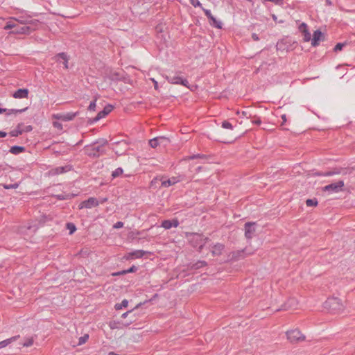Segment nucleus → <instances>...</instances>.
<instances>
[{
	"mask_svg": "<svg viewBox=\"0 0 355 355\" xmlns=\"http://www.w3.org/2000/svg\"><path fill=\"white\" fill-rule=\"evenodd\" d=\"M345 303L336 297H329L323 304V307L331 313H342L345 309Z\"/></svg>",
	"mask_w": 355,
	"mask_h": 355,
	"instance_id": "f257e3e1",
	"label": "nucleus"
},
{
	"mask_svg": "<svg viewBox=\"0 0 355 355\" xmlns=\"http://www.w3.org/2000/svg\"><path fill=\"white\" fill-rule=\"evenodd\" d=\"M186 237L194 248L201 250L205 244L209 241L208 238L196 233H187Z\"/></svg>",
	"mask_w": 355,
	"mask_h": 355,
	"instance_id": "f03ea898",
	"label": "nucleus"
},
{
	"mask_svg": "<svg viewBox=\"0 0 355 355\" xmlns=\"http://www.w3.org/2000/svg\"><path fill=\"white\" fill-rule=\"evenodd\" d=\"M286 335L287 340L292 343L305 340L304 335L298 329L288 330L286 332Z\"/></svg>",
	"mask_w": 355,
	"mask_h": 355,
	"instance_id": "7ed1b4c3",
	"label": "nucleus"
},
{
	"mask_svg": "<svg viewBox=\"0 0 355 355\" xmlns=\"http://www.w3.org/2000/svg\"><path fill=\"white\" fill-rule=\"evenodd\" d=\"M39 23L37 21H31L27 25L22 26L21 27H17L14 31L15 33L19 34H28L31 32L36 30L39 27Z\"/></svg>",
	"mask_w": 355,
	"mask_h": 355,
	"instance_id": "20e7f679",
	"label": "nucleus"
},
{
	"mask_svg": "<svg viewBox=\"0 0 355 355\" xmlns=\"http://www.w3.org/2000/svg\"><path fill=\"white\" fill-rule=\"evenodd\" d=\"M345 186L343 180H339L336 182L331 183L323 187L322 190L327 192L329 194L336 193L343 191Z\"/></svg>",
	"mask_w": 355,
	"mask_h": 355,
	"instance_id": "39448f33",
	"label": "nucleus"
},
{
	"mask_svg": "<svg viewBox=\"0 0 355 355\" xmlns=\"http://www.w3.org/2000/svg\"><path fill=\"white\" fill-rule=\"evenodd\" d=\"M76 113L74 112H69L67 114H55L52 115V119H60L63 121H68L73 120L76 116Z\"/></svg>",
	"mask_w": 355,
	"mask_h": 355,
	"instance_id": "423d86ee",
	"label": "nucleus"
},
{
	"mask_svg": "<svg viewBox=\"0 0 355 355\" xmlns=\"http://www.w3.org/2000/svg\"><path fill=\"white\" fill-rule=\"evenodd\" d=\"M98 204H99V202L96 198H89L87 200H85L79 205V209H83V208L91 209L92 207L98 206Z\"/></svg>",
	"mask_w": 355,
	"mask_h": 355,
	"instance_id": "0eeeda50",
	"label": "nucleus"
},
{
	"mask_svg": "<svg viewBox=\"0 0 355 355\" xmlns=\"http://www.w3.org/2000/svg\"><path fill=\"white\" fill-rule=\"evenodd\" d=\"M168 142V139L164 137H155L149 141V144L152 148H156L159 145H166Z\"/></svg>",
	"mask_w": 355,
	"mask_h": 355,
	"instance_id": "6e6552de",
	"label": "nucleus"
},
{
	"mask_svg": "<svg viewBox=\"0 0 355 355\" xmlns=\"http://www.w3.org/2000/svg\"><path fill=\"white\" fill-rule=\"evenodd\" d=\"M324 40V34L320 31H315L313 33L311 44L313 46L319 45L320 42Z\"/></svg>",
	"mask_w": 355,
	"mask_h": 355,
	"instance_id": "1a4fd4ad",
	"label": "nucleus"
},
{
	"mask_svg": "<svg viewBox=\"0 0 355 355\" xmlns=\"http://www.w3.org/2000/svg\"><path fill=\"white\" fill-rule=\"evenodd\" d=\"M113 110V106L112 105H107L102 111L99 112L94 119V121H98V120L105 117L108 114H110Z\"/></svg>",
	"mask_w": 355,
	"mask_h": 355,
	"instance_id": "9d476101",
	"label": "nucleus"
},
{
	"mask_svg": "<svg viewBox=\"0 0 355 355\" xmlns=\"http://www.w3.org/2000/svg\"><path fill=\"white\" fill-rule=\"evenodd\" d=\"M150 254V252L144 251L141 250H135L134 252H130L125 258L127 259H140L143 257L145 254Z\"/></svg>",
	"mask_w": 355,
	"mask_h": 355,
	"instance_id": "9b49d317",
	"label": "nucleus"
},
{
	"mask_svg": "<svg viewBox=\"0 0 355 355\" xmlns=\"http://www.w3.org/2000/svg\"><path fill=\"white\" fill-rule=\"evenodd\" d=\"M299 30L302 33L304 41L306 42H309L311 38L307 25L305 23L301 24L299 26Z\"/></svg>",
	"mask_w": 355,
	"mask_h": 355,
	"instance_id": "f8f14e48",
	"label": "nucleus"
},
{
	"mask_svg": "<svg viewBox=\"0 0 355 355\" xmlns=\"http://www.w3.org/2000/svg\"><path fill=\"white\" fill-rule=\"evenodd\" d=\"M254 223H247L245 225V235L248 239H251L255 232Z\"/></svg>",
	"mask_w": 355,
	"mask_h": 355,
	"instance_id": "ddd939ff",
	"label": "nucleus"
},
{
	"mask_svg": "<svg viewBox=\"0 0 355 355\" xmlns=\"http://www.w3.org/2000/svg\"><path fill=\"white\" fill-rule=\"evenodd\" d=\"M28 93L29 92L27 89H19L12 94V96L15 98H27Z\"/></svg>",
	"mask_w": 355,
	"mask_h": 355,
	"instance_id": "4468645a",
	"label": "nucleus"
},
{
	"mask_svg": "<svg viewBox=\"0 0 355 355\" xmlns=\"http://www.w3.org/2000/svg\"><path fill=\"white\" fill-rule=\"evenodd\" d=\"M168 81L171 84H181L187 86L188 81L180 76H174L171 78L167 77Z\"/></svg>",
	"mask_w": 355,
	"mask_h": 355,
	"instance_id": "2eb2a0df",
	"label": "nucleus"
},
{
	"mask_svg": "<svg viewBox=\"0 0 355 355\" xmlns=\"http://www.w3.org/2000/svg\"><path fill=\"white\" fill-rule=\"evenodd\" d=\"M55 58L58 62H62L64 64L65 69H68L69 58L66 53H58L55 56Z\"/></svg>",
	"mask_w": 355,
	"mask_h": 355,
	"instance_id": "dca6fc26",
	"label": "nucleus"
},
{
	"mask_svg": "<svg viewBox=\"0 0 355 355\" xmlns=\"http://www.w3.org/2000/svg\"><path fill=\"white\" fill-rule=\"evenodd\" d=\"M160 180L162 182V186L164 187H168L171 185L176 184L180 181L179 179L176 177H172L171 178H168V180L160 179Z\"/></svg>",
	"mask_w": 355,
	"mask_h": 355,
	"instance_id": "f3484780",
	"label": "nucleus"
},
{
	"mask_svg": "<svg viewBox=\"0 0 355 355\" xmlns=\"http://www.w3.org/2000/svg\"><path fill=\"white\" fill-rule=\"evenodd\" d=\"M179 225V223L177 220H174L173 221L169 220H164L162 223V227L166 230H168L171 228L173 226L176 227Z\"/></svg>",
	"mask_w": 355,
	"mask_h": 355,
	"instance_id": "a211bd4d",
	"label": "nucleus"
},
{
	"mask_svg": "<svg viewBox=\"0 0 355 355\" xmlns=\"http://www.w3.org/2000/svg\"><path fill=\"white\" fill-rule=\"evenodd\" d=\"M224 249V245L220 243H216L211 248V254L214 256L220 255Z\"/></svg>",
	"mask_w": 355,
	"mask_h": 355,
	"instance_id": "6ab92c4d",
	"label": "nucleus"
},
{
	"mask_svg": "<svg viewBox=\"0 0 355 355\" xmlns=\"http://www.w3.org/2000/svg\"><path fill=\"white\" fill-rule=\"evenodd\" d=\"M19 338V335L12 336L8 339L3 340L0 342V349L7 347L8 345L16 341Z\"/></svg>",
	"mask_w": 355,
	"mask_h": 355,
	"instance_id": "aec40b11",
	"label": "nucleus"
},
{
	"mask_svg": "<svg viewBox=\"0 0 355 355\" xmlns=\"http://www.w3.org/2000/svg\"><path fill=\"white\" fill-rule=\"evenodd\" d=\"M209 19L211 20V25L218 28H221V22L218 21L214 16H212Z\"/></svg>",
	"mask_w": 355,
	"mask_h": 355,
	"instance_id": "412c9836",
	"label": "nucleus"
},
{
	"mask_svg": "<svg viewBox=\"0 0 355 355\" xmlns=\"http://www.w3.org/2000/svg\"><path fill=\"white\" fill-rule=\"evenodd\" d=\"M23 150L24 148L20 146H12L10 150V153L13 154H18L21 153Z\"/></svg>",
	"mask_w": 355,
	"mask_h": 355,
	"instance_id": "4be33fe9",
	"label": "nucleus"
},
{
	"mask_svg": "<svg viewBox=\"0 0 355 355\" xmlns=\"http://www.w3.org/2000/svg\"><path fill=\"white\" fill-rule=\"evenodd\" d=\"M128 302L127 300H123L121 302V304H116L115 305V309L116 310H119V309H121L122 307H127L128 306Z\"/></svg>",
	"mask_w": 355,
	"mask_h": 355,
	"instance_id": "5701e85b",
	"label": "nucleus"
},
{
	"mask_svg": "<svg viewBox=\"0 0 355 355\" xmlns=\"http://www.w3.org/2000/svg\"><path fill=\"white\" fill-rule=\"evenodd\" d=\"M121 74L118 72H112L110 73V79L112 80H120L121 79Z\"/></svg>",
	"mask_w": 355,
	"mask_h": 355,
	"instance_id": "b1692460",
	"label": "nucleus"
},
{
	"mask_svg": "<svg viewBox=\"0 0 355 355\" xmlns=\"http://www.w3.org/2000/svg\"><path fill=\"white\" fill-rule=\"evenodd\" d=\"M243 250L236 251L232 253V259H239L241 257H243Z\"/></svg>",
	"mask_w": 355,
	"mask_h": 355,
	"instance_id": "393cba45",
	"label": "nucleus"
},
{
	"mask_svg": "<svg viewBox=\"0 0 355 355\" xmlns=\"http://www.w3.org/2000/svg\"><path fill=\"white\" fill-rule=\"evenodd\" d=\"M88 339H89V335L85 334L83 336H81L79 338L78 345H81L85 343L88 340Z\"/></svg>",
	"mask_w": 355,
	"mask_h": 355,
	"instance_id": "a878e982",
	"label": "nucleus"
},
{
	"mask_svg": "<svg viewBox=\"0 0 355 355\" xmlns=\"http://www.w3.org/2000/svg\"><path fill=\"white\" fill-rule=\"evenodd\" d=\"M306 204L308 207L316 206L318 201L315 199H308L306 201Z\"/></svg>",
	"mask_w": 355,
	"mask_h": 355,
	"instance_id": "bb28decb",
	"label": "nucleus"
},
{
	"mask_svg": "<svg viewBox=\"0 0 355 355\" xmlns=\"http://www.w3.org/2000/svg\"><path fill=\"white\" fill-rule=\"evenodd\" d=\"M33 344V338H28L26 339L25 342L23 343L24 347H30Z\"/></svg>",
	"mask_w": 355,
	"mask_h": 355,
	"instance_id": "cd10ccee",
	"label": "nucleus"
},
{
	"mask_svg": "<svg viewBox=\"0 0 355 355\" xmlns=\"http://www.w3.org/2000/svg\"><path fill=\"white\" fill-rule=\"evenodd\" d=\"M122 173H123V169L121 168H118L114 171H113L112 175L113 178H116V177L119 176L120 175H121Z\"/></svg>",
	"mask_w": 355,
	"mask_h": 355,
	"instance_id": "c85d7f7f",
	"label": "nucleus"
},
{
	"mask_svg": "<svg viewBox=\"0 0 355 355\" xmlns=\"http://www.w3.org/2000/svg\"><path fill=\"white\" fill-rule=\"evenodd\" d=\"M222 127L225 129H230L232 130H233L232 125L230 122L226 121H225L222 123Z\"/></svg>",
	"mask_w": 355,
	"mask_h": 355,
	"instance_id": "c756f323",
	"label": "nucleus"
},
{
	"mask_svg": "<svg viewBox=\"0 0 355 355\" xmlns=\"http://www.w3.org/2000/svg\"><path fill=\"white\" fill-rule=\"evenodd\" d=\"M16 28H17V25L15 23L9 21L5 26L4 29L8 30V29Z\"/></svg>",
	"mask_w": 355,
	"mask_h": 355,
	"instance_id": "7c9ffc66",
	"label": "nucleus"
},
{
	"mask_svg": "<svg viewBox=\"0 0 355 355\" xmlns=\"http://www.w3.org/2000/svg\"><path fill=\"white\" fill-rule=\"evenodd\" d=\"M67 227L71 234H73L76 230L75 225L72 223H67Z\"/></svg>",
	"mask_w": 355,
	"mask_h": 355,
	"instance_id": "2f4dec72",
	"label": "nucleus"
},
{
	"mask_svg": "<svg viewBox=\"0 0 355 355\" xmlns=\"http://www.w3.org/2000/svg\"><path fill=\"white\" fill-rule=\"evenodd\" d=\"M21 133H22V130L17 129V130H14L11 131L10 135L12 137H17L19 135H21Z\"/></svg>",
	"mask_w": 355,
	"mask_h": 355,
	"instance_id": "473e14b6",
	"label": "nucleus"
},
{
	"mask_svg": "<svg viewBox=\"0 0 355 355\" xmlns=\"http://www.w3.org/2000/svg\"><path fill=\"white\" fill-rule=\"evenodd\" d=\"M65 171H66L65 168H64V167H58V168H56L53 171V173H64Z\"/></svg>",
	"mask_w": 355,
	"mask_h": 355,
	"instance_id": "72a5a7b5",
	"label": "nucleus"
},
{
	"mask_svg": "<svg viewBox=\"0 0 355 355\" xmlns=\"http://www.w3.org/2000/svg\"><path fill=\"white\" fill-rule=\"evenodd\" d=\"M345 46V44L338 43L334 47L335 51H341L343 49V47Z\"/></svg>",
	"mask_w": 355,
	"mask_h": 355,
	"instance_id": "f704fd0d",
	"label": "nucleus"
},
{
	"mask_svg": "<svg viewBox=\"0 0 355 355\" xmlns=\"http://www.w3.org/2000/svg\"><path fill=\"white\" fill-rule=\"evenodd\" d=\"M96 107V100L92 102L89 105V110L94 111Z\"/></svg>",
	"mask_w": 355,
	"mask_h": 355,
	"instance_id": "c9c22d12",
	"label": "nucleus"
},
{
	"mask_svg": "<svg viewBox=\"0 0 355 355\" xmlns=\"http://www.w3.org/2000/svg\"><path fill=\"white\" fill-rule=\"evenodd\" d=\"M53 127H55V128L58 129V130H62V125L58 122V121H53Z\"/></svg>",
	"mask_w": 355,
	"mask_h": 355,
	"instance_id": "e433bc0d",
	"label": "nucleus"
},
{
	"mask_svg": "<svg viewBox=\"0 0 355 355\" xmlns=\"http://www.w3.org/2000/svg\"><path fill=\"white\" fill-rule=\"evenodd\" d=\"M191 3L194 6V7H197V6H201V3H200V1H198V0H191Z\"/></svg>",
	"mask_w": 355,
	"mask_h": 355,
	"instance_id": "4c0bfd02",
	"label": "nucleus"
},
{
	"mask_svg": "<svg viewBox=\"0 0 355 355\" xmlns=\"http://www.w3.org/2000/svg\"><path fill=\"white\" fill-rule=\"evenodd\" d=\"M136 270H137V268L135 266H133L128 270H125V272H126V274H128V273H130V272H134Z\"/></svg>",
	"mask_w": 355,
	"mask_h": 355,
	"instance_id": "58836bf2",
	"label": "nucleus"
},
{
	"mask_svg": "<svg viewBox=\"0 0 355 355\" xmlns=\"http://www.w3.org/2000/svg\"><path fill=\"white\" fill-rule=\"evenodd\" d=\"M126 274V272H125V270H121L120 272H114L112 274V276H118V275H125Z\"/></svg>",
	"mask_w": 355,
	"mask_h": 355,
	"instance_id": "ea45409f",
	"label": "nucleus"
},
{
	"mask_svg": "<svg viewBox=\"0 0 355 355\" xmlns=\"http://www.w3.org/2000/svg\"><path fill=\"white\" fill-rule=\"evenodd\" d=\"M123 226V223L122 222H117L114 225V228L118 229L121 228Z\"/></svg>",
	"mask_w": 355,
	"mask_h": 355,
	"instance_id": "a19ab883",
	"label": "nucleus"
},
{
	"mask_svg": "<svg viewBox=\"0 0 355 355\" xmlns=\"http://www.w3.org/2000/svg\"><path fill=\"white\" fill-rule=\"evenodd\" d=\"M271 2H273L276 5H279V6H282L284 3L283 0H272V1H271Z\"/></svg>",
	"mask_w": 355,
	"mask_h": 355,
	"instance_id": "79ce46f5",
	"label": "nucleus"
},
{
	"mask_svg": "<svg viewBox=\"0 0 355 355\" xmlns=\"http://www.w3.org/2000/svg\"><path fill=\"white\" fill-rule=\"evenodd\" d=\"M204 11H205V13L206 16H207L209 19H210V18L213 16V15H211V11H210V10H204Z\"/></svg>",
	"mask_w": 355,
	"mask_h": 355,
	"instance_id": "37998d69",
	"label": "nucleus"
},
{
	"mask_svg": "<svg viewBox=\"0 0 355 355\" xmlns=\"http://www.w3.org/2000/svg\"><path fill=\"white\" fill-rule=\"evenodd\" d=\"M17 186H18L17 184L5 185L4 188L6 189H12V188H17Z\"/></svg>",
	"mask_w": 355,
	"mask_h": 355,
	"instance_id": "c03bdc74",
	"label": "nucleus"
},
{
	"mask_svg": "<svg viewBox=\"0 0 355 355\" xmlns=\"http://www.w3.org/2000/svg\"><path fill=\"white\" fill-rule=\"evenodd\" d=\"M152 80V82L154 83V87L155 89H158V83L154 79V78H151L150 79Z\"/></svg>",
	"mask_w": 355,
	"mask_h": 355,
	"instance_id": "a18cd8bd",
	"label": "nucleus"
},
{
	"mask_svg": "<svg viewBox=\"0 0 355 355\" xmlns=\"http://www.w3.org/2000/svg\"><path fill=\"white\" fill-rule=\"evenodd\" d=\"M7 135V133L3 131H0V137H5Z\"/></svg>",
	"mask_w": 355,
	"mask_h": 355,
	"instance_id": "49530a36",
	"label": "nucleus"
},
{
	"mask_svg": "<svg viewBox=\"0 0 355 355\" xmlns=\"http://www.w3.org/2000/svg\"><path fill=\"white\" fill-rule=\"evenodd\" d=\"M252 123L254 124H257V125H259L261 123V121L259 119H257V120L253 121Z\"/></svg>",
	"mask_w": 355,
	"mask_h": 355,
	"instance_id": "de8ad7c7",
	"label": "nucleus"
},
{
	"mask_svg": "<svg viewBox=\"0 0 355 355\" xmlns=\"http://www.w3.org/2000/svg\"><path fill=\"white\" fill-rule=\"evenodd\" d=\"M224 140L225 142H231L232 141L234 140V139H232V137L230 139L224 138Z\"/></svg>",
	"mask_w": 355,
	"mask_h": 355,
	"instance_id": "09e8293b",
	"label": "nucleus"
},
{
	"mask_svg": "<svg viewBox=\"0 0 355 355\" xmlns=\"http://www.w3.org/2000/svg\"><path fill=\"white\" fill-rule=\"evenodd\" d=\"M130 313V311H128L126 313H124L123 315H122V317L123 318H125L129 313Z\"/></svg>",
	"mask_w": 355,
	"mask_h": 355,
	"instance_id": "8fccbe9b",
	"label": "nucleus"
},
{
	"mask_svg": "<svg viewBox=\"0 0 355 355\" xmlns=\"http://www.w3.org/2000/svg\"><path fill=\"white\" fill-rule=\"evenodd\" d=\"M157 180V178H155L154 180H152L151 184L155 183Z\"/></svg>",
	"mask_w": 355,
	"mask_h": 355,
	"instance_id": "3c124183",
	"label": "nucleus"
},
{
	"mask_svg": "<svg viewBox=\"0 0 355 355\" xmlns=\"http://www.w3.org/2000/svg\"><path fill=\"white\" fill-rule=\"evenodd\" d=\"M26 130H27V131L31 130H32L31 126H30V125H29V126H27V127H26Z\"/></svg>",
	"mask_w": 355,
	"mask_h": 355,
	"instance_id": "603ef678",
	"label": "nucleus"
},
{
	"mask_svg": "<svg viewBox=\"0 0 355 355\" xmlns=\"http://www.w3.org/2000/svg\"><path fill=\"white\" fill-rule=\"evenodd\" d=\"M88 153H89V155H94V156H96V154L95 153L89 152Z\"/></svg>",
	"mask_w": 355,
	"mask_h": 355,
	"instance_id": "864d4df0",
	"label": "nucleus"
},
{
	"mask_svg": "<svg viewBox=\"0 0 355 355\" xmlns=\"http://www.w3.org/2000/svg\"><path fill=\"white\" fill-rule=\"evenodd\" d=\"M272 17L275 21L277 19V17L275 15H272Z\"/></svg>",
	"mask_w": 355,
	"mask_h": 355,
	"instance_id": "5fc2aeb1",
	"label": "nucleus"
},
{
	"mask_svg": "<svg viewBox=\"0 0 355 355\" xmlns=\"http://www.w3.org/2000/svg\"><path fill=\"white\" fill-rule=\"evenodd\" d=\"M282 119H283V121H286V116H285V115H283V116H282Z\"/></svg>",
	"mask_w": 355,
	"mask_h": 355,
	"instance_id": "6e6d98bb",
	"label": "nucleus"
},
{
	"mask_svg": "<svg viewBox=\"0 0 355 355\" xmlns=\"http://www.w3.org/2000/svg\"><path fill=\"white\" fill-rule=\"evenodd\" d=\"M5 111H6V110H3V109L0 108V114H1V113H3V112H5Z\"/></svg>",
	"mask_w": 355,
	"mask_h": 355,
	"instance_id": "4d7b16f0",
	"label": "nucleus"
},
{
	"mask_svg": "<svg viewBox=\"0 0 355 355\" xmlns=\"http://www.w3.org/2000/svg\"><path fill=\"white\" fill-rule=\"evenodd\" d=\"M333 174H334V173H329L327 174V175H332Z\"/></svg>",
	"mask_w": 355,
	"mask_h": 355,
	"instance_id": "13d9d810",
	"label": "nucleus"
},
{
	"mask_svg": "<svg viewBox=\"0 0 355 355\" xmlns=\"http://www.w3.org/2000/svg\"><path fill=\"white\" fill-rule=\"evenodd\" d=\"M131 322H128V323L125 324V325H129Z\"/></svg>",
	"mask_w": 355,
	"mask_h": 355,
	"instance_id": "bf43d9fd",
	"label": "nucleus"
},
{
	"mask_svg": "<svg viewBox=\"0 0 355 355\" xmlns=\"http://www.w3.org/2000/svg\"><path fill=\"white\" fill-rule=\"evenodd\" d=\"M253 37L254 38V40H257V37L253 36Z\"/></svg>",
	"mask_w": 355,
	"mask_h": 355,
	"instance_id": "052dcab7",
	"label": "nucleus"
}]
</instances>
